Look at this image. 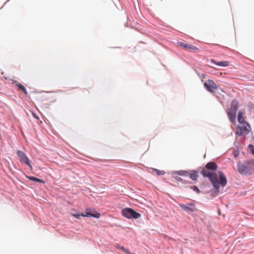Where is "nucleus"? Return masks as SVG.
<instances>
[{
  "instance_id": "f257e3e1",
  "label": "nucleus",
  "mask_w": 254,
  "mask_h": 254,
  "mask_svg": "<svg viewBox=\"0 0 254 254\" xmlns=\"http://www.w3.org/2000/svg\"><path fill=\"white\" fill-rule=\"evenodd\" d=\"M200 174L203 177H207L211 182L214 189V192H219L220 186L225 187L227 184V179L222 171H218L217 174L219 176V181L218 179L217 174L215 172H211L202 168L200 171Z\"/></svg>"
},
{
  "instance_id": "f03ea898",
  "label": "nucleus",
  "mask_w": 254,
  "mask_h": 254,
  "mask_svg": "<svg viewBox=\"0 0 254 254\" xmlns=\"http://www.w3.org/2000/svg\"><path fill=\"white\" fill-rule=\"evenodd\" d=\"M237 170L242 175H251L254 173V160L237 163Z\"/></svg>"
},
{
  "instance_id": "7ed1b4c3",
  "label": "nucleus",
  "mask_w": 254,
  "mask_h": 254,
  "mask_svg": "<svg viewBox=\"0 0 254 254\" xmlns=\"http://www.w3.org/2000/svg\"><path fill=\"white\" fill-rule=\"evenodd\" d=\"M239 108V102L237 99H233L231 103L230 109H227L226 112L230 121L234 123L236 122V113Z\"/></svg>"
},
{
  "instance_id": "20e7f679",
  "label": "nucleus",
  "mask_w": 254,
  "mask_h": 254,
  "mask_svg": "<svg viewBox=\"0 0 254 254\" xmlns=\"http://www.w3.org/2000/svg\"><path fill=\"white\" fill-rule=\"evenodd\" d=\"M122 214L125 217L129 219H137L141 217L139 213L136 212L131 208H125L122 210Z\"/></svg>"
},
{
  "instance_id": "39448f33",
  "label": "nucleus",
  "mask_w": 254,
  "mask_h": 254,
  "mask_svg": "<svg viewBox=\"0 0 254 254\" xmlns=\"http://www.w3.org/2000/svg\"><path fill=\"white\" fill-rule=\"evenodd\" d=\"M16 154L19 158V161L21 163H24L26 164L31 170L32 169V167L30 163V160L24 152L18 150L16 151Z\"/></svg>"
},
{
  "instance_id": "423d86ee",
  "label": "nucleus",
  "mask_w": 254,
  "mask_h": 254,
  "mask_svg": "<svg viewBox=\"0 0 254 254\" xmlns=\"http://www.w3.org/2000/svg\"><path fill=\"white\" fill-rule=\"evenodd\" d=\"M180 207L185 211L187 213L190 214L196 210L195 204L193 202L189 203L187 204H180Z\"/></svg>"
},
{
  "instance_id": "0eeeda50",
  "label": "nucleus",
  "mask_w": 254,
  "mask_h": 254,
  "mask_svg": "<svg viewBox=\"0 0 254 254\" xmlns=\"http://www.w3.org/2000/svg\"><path fill=\"white\" fill-rule=\"evenodd\" d=\"M250 128L247 125H244L243 127L238 126L236 127L235 134L238 136H243L247 135L249 132Z\"/></svg>"
},
{
  "instance_id": "6e6552de",
  "label": "nucleus",
  "mask_w": 254,
  "mask_h": 254,
  "mask_svg": "<svg viewBox=\"0 0 254 254\" xmlns=\"http://www.w3.org/2000/svg\"><path fill=\"white\" fill-rule=\"evenodd\" d=\"M204 86L207 91L210 92H213L214 90L217 88L216 84L212 80H209L207 82H205Z\"/></svg>"
},
{
  "instance_id": "1a4fd4ad",
  "label": "nucleus",
  "mask_w": 254,
  "mask_h": 254,
  "mask_svg": "<svg viewBox=\"0 0 254 254\" xmlns=\"http://www.w3.org/2000/svg\"><path fill=\"white\" fill-rule=\"evenodd\" d=\"M243 112L239 111L238 114V121L240 124H243V125H247L249 128H251L250 126L248 123L245 121V119L243 116Z\"/></svg>"
},
{
  "instance_id": "9d476101",
  "label": "nucleus",
  "mask_w": 254,
  "mask_h": 254,
  "mask_svg": "<svg viewBox=\"0 0 254 254\" xmlns=\"http://www.w3.org/2000/svg\"><path fill=\"white\" fill-rule=\"evenodd\" d=\"M217 165L214 162H209L205 166V168L206 170L210 171H215L217 169Z\"/></svg>"
},
{
  "instance_id": "9b49d317",
  "label": "nucleus",
  "mask_w": 254,
  "mask_h": 254,
  "mask_svg": "<svg viewBox=\"0 0 254 254\" xmlns=\"http://www.w3.org/2000/svg\"><path fill=\"white\" fill-rule=\"evenodd\" d=\"M198 171L196 170H189V175L190 176V178L191 180L196 181L197 180L198 178Z\"/></svg>"
},
{
  "instance_id": "f8f14e48",
  "label": "nucleus",
  "mask_w": 254,
  "mask_h": 254,
  "mask_svg": "<svg viewBox=\"0 0 254 254\" xmlns=\"http://www.w3.org/2000/svg\"><path fill=\"white\" fill-rule=\"evenodd\" d=\"M211 62L218 66H222V67H227L229 65V62L227 61H221V62H216L214 60L212 59V60H211Z\"/></svg>"
},
{
  "instance_id": "ddd939ff",
  "label": "nucleus",
  "mask_w": 254,
  "mask_h": 254,
  "mask_svg": "<svg viewBox=\"0 0 254 254\" xmlns=\"http://www.w3.org/2000/svg\"><path fill=\"white\" fill-rule=\"evenodd\" d=\"M101 214L98 212H96L95 213H92L90 212H86L85 213H83V217H94L96 218H100Z\"/></svg>"
},
{
  "instance_id": "4468645a",
  "label": "nucleus",
  "mask_w": 254,
  "mask_h": 254,
  "mask_svg": "<svg viewBox=\"0 0 254 254\" xmlns=\"http://www.w3.org/2000/svg\"><path fill=\"white\" fill-rule=\"evenodd\" d=\"M26 177L28 180H29L30 181H34V182H39V183H41L42 184H45V182L44 180L40 179H39V178H37L35 177L34 176H26Z\"/></svg>"
},
{
  "instance_id": "2eb2a0df",
  "label": "nucleus",
  "mask_w": 254,
  "mask_h": 254,
  "mask_svg": "<svg viewBox=\"0 0 254 254\" xmlns=\"http://www.w3.org/2000/svg\"><path fill=\"white\" fill-rule=\"evenodd\" d=\"M174 174H177V175H178L179 176H187L189 175V171H186V170L178 171L175 172Z\"/></svg>"
},
{
  "instance_id": "dca6fc26",
  "label": "nucleus",
  "mask_w": 254,
  "mask_h": 254,
  "mask_svg": "<svg viewBox=\"0 0 254 254\" xmlns=\"http://www.w3.org/2000/svg\"><path fill=\"white\" fill-rule=\"evenodd\" d=\"M12 83L13 84H15L16 86L19 87L22 91L26 89L23 85L18 83L16 80H12Z\"/></svg>"
},
{
  "instance_id": "f3484780",
  "label": "nucleus",
  "mask_w": 254,
  "mask_h": 254,
  "mask_svg": "<svg viewBox=\"0 0 254 254\" xmlns=\"http://www.w3.org/2000/svg\"><path fill=\"white\" fill-rule=\"evenodd\" d=\"M177 44L179 46H180L181 47H183L185 49H189V45H188L187 44H186L182 42H178Z\"/></svg>"
},
{
  "instance_id": "a211bd4d",
  "label": "nucleus",
  "mask_w": 254,
  "mask_h": 254,
  "mask_svg": "<svg viewBox=\"0 0 254 254\" xmlns=\"http://www.w3.org/2000/svg\"><path fill=\"white\" fill-rule=\"evenodd\" d=\"M190 188L194 191L197 194H199L200 192V190L196 186H190Z\"/></svg>"
},
{
  "instance_id": "6ab92c4d",
  "label": "nucleus",
  "mask_w": 254,
  "mask_h": 254,
  "mask_svg": "<svg viewBox=\"0 0 254 254\" xmlns=\"http://www.w3.org/2000/svg\"><path fill=\"white\" fill-rule=\"evenodd\" d=\"M154 170L156 172L158 176L164 175L165 174V172L164 171H160L157 169H154Z\"/></svg>"
},
{
  "instance_id": "aec40b11",
  "label": "nucleus",
  "mask_w": 254,
  "mask_h": 254,
  "mask_svg": "<svg viewBox=\"0 0 254 254\" xmlns=\"http://www.w3.org/2000/svg\"><path fill=\"white\" fill-rule=\"evenodd\" d=\"M248 148L250 151L251 153L254 155V145L252 144H250L248 146Z\"/></svg>"
},
{
  "instance_id": "412c9836",
  "label": "nucleus",
  "mask_w": 254,
  "mask_h": 254,
  "mask_svg": "<svg viewBox=\"0 0 254 254\" xmlns=\"http://www.w3.org/2000/svg\"><path fill=\"white\" fill-rule=\"evenodd\" d=\"M73 216L77 219H80L81 216H83V213L74 214H73Z\"/></svg>"
},
{
  "instance_id": "4be33fe9",
  "label": "nucleus",
  "mask_w": 254,
  "mask_h": 254,
  "mask_svg": "<svg viewBox=\"0 0 254 254\" xmlns=\"http://www.w3.org/2000/svg\"><path fill=\"white\" fill-rule=\"evenodd\" d=\"M116 248L118 249H121L123 251L125 250V248H124L123 246H121L120 245L117 244L116 245Z\"/></svg>"
},
{
  "instance_id": "5701e85b",
  "label": "nucleus",
  "mask_w": 254,
  "mask_h": 254,
  "mask_svg": "<svg viewBox=\"0 0 254 254\" xmlns=\"http://www.w3.org/2000/svg\"><path fill=\"white\" fill-rule=\"evenodd\" d=\"M175 179L178 182H183V179L182 178H181V177H178V176L175 177Z\"/></svg>"
},
{
  "instance_id": "b1692460",
  "label": "nucleus",
  "mask_w": 254,
  "mask_h": 254,
  "mask_svg": "<svg viewBox=\"0 0 254 254\" xmlns=\"http://www.w3.org/2000/svg\"><path fill=\"white\" fill-rule=\"evenodd\" d=\"M189 49L193 50H196L197 49V48L196 47H195L193 45H190L189 46Z\"/></svg>"
},
{
  "instance_id": "393cba45",
  "label": "nucleus",
  "mask_w": 254,
  "mask_h": 254,
  "mask_svg": "<svg viewBox=\"0 0 254 254\" xmlns=\"http://www.w3.org/2000/svg\"><path fill=\"white\" fill-rule=\"evenodd\" d=\"M123 252L124 253H125L126 254H130L129 251L126 248H125V250H124Z\"/></svg>"
},
{
  "instance_id": "a878e982",
  "label": "nucleus",
  "mask_w": 254,
  "mask_h": 254,
  "mask_svg": "<svg viewBox=\"0 0 254 254\" xmlns=\"http://www.w3.org/2000/svg\"><path fill=\"white\" fill-rule=\"evenodd\" d=\"M22 91L25 94H26V95L27 94V92L26 89L24 90H23Z\"/></svg>"
},
{
  "instance_id": "bb28decb",
  "label": "nucleus",
  "mask_w": 254,
  "mask_h": 254,
  "mask_svg": "<svg viewBox=\"0 0 254 254\" xmlns=\"http://www.w3.org/2000/svg\"><path fill=\"white\" fill-rule=\"evenodd\" d=\"M201 76H202V77H203V78H205L206 75L205 74H202Z\"/></svg>"
}]
</instances>
